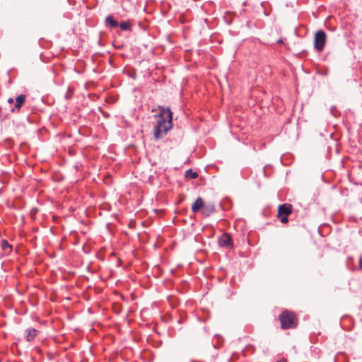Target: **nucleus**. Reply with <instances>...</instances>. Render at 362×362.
<instances>
[{
    "label": "nucleus",
    "mask_w": 362,
    "mask_h": 362,
    "mask_svg": "<svg viewBox=\"0 0 362 362\" xmlns=\"http://www.w3.org/2000/svg\"><path fill=\"white\" fill-rule=\"evenodd\" d=\"M159 113L155 115L156 124L153 127V137L156 140L163 139L173 127V112L169 107H158Z\"/></svg>",
    "instance_id": "1"
},
{
    "label": "nucleus",
    "mask_w": 362,
    "mask_h": 362,
    "mask_svg": "<svg viewBox=\"0 0 362 362\" xmlns=\"http://www.w3.org/2000/svg\"><path fill=\"white\" fill-rule=\"evenodd\" d=\"M282 329H295L298 324V316L296 313L288 310H284L279 315Z\"/></svg>",
    "instance_id": "2"
},
{
    "label": "nucleus",
    "mask_w": 362,
    "mask_h": 362,
    "mask_svg": "<svg viewBox=\"0 0 362 362\" xmlns=\"http://www.w3.org/2000/svg\"><path fill=\"white\" fill-rule=\"evenodd\" d=\"M292 211L293 206L291 204L284 203L279 206L277 217L281 223H287L288 222V216L292 214Z\"/></svg>",
    "instance_id": "3"
},
{
    "label": "nucleus",
    "mask_w": 362,
    "mask_h": 362,
    "mask_svg": "<svg viewBox=\"0 0 362 362\" xmlns=\"http://www.w3.org/2000/svg\"><path fill=\"white\" fill-rule=\"evenodd\" d=\"M327 35L323 30L316 32L314 37V47L317 52H322L325 47Z\"/></svg>",
    "instance_id": "4"
},
{
    "label": "nucleus",
    "mask_w": 362,
    "mask_h": 362,
    "mask_svg": "<svg viewBox=\"0 0 362 362\" xmlns=\"http://www.w3.org/2000/svg\"><path fill=\"white\" fill-rule=\"evenodd\" d=\"M218 244L219 247L226 249H233L234 247L232 236L228 233H223L218 237Z\"/></svg>",
    "instance_id": "5"
},
{
    "label": "nucleus",
    "mask_w": 362,
    "mask_h": 362,
    "mask_svg": "<svg viewBox=\"0 0 362 362\" xmlns=\"http://www.w3.org/2000/svg\"><path fill=\"white\" fill-rule=\"evenodd\" d=\"M26 98L25 94L18 95L15 99L13 105L10 107L11 112L13 113H19L21 107L26 101Z\"/></svg>",
    "instance_id": "6"
},
{
    "label": "nucleus",
    "mask_w": 362,
    "mask_h": 362,
    "mask_svg": "<svg viewBox=\"0 0 362 362\" xmlns=\"http://www.w3.org/2000/svg\"><path fill=\"white\" fill-rule=\"evenodd\" d=\"M40 331L33 327L27 328L25 330V337L28 342H32L35 340V337L39 334Z\"/></svg>",
    "instance_id": "7"
},
{
    "label": "nucleus",
    "mask_w": 362,
    "mask_h": 362,
    "mask_svg": "<svg viewBox=\"0 0 362 362\" xmlns=\"http://www.w3.org/2000/svg\"><path fill=\"white\" fill-rule=\"evenodd\" d=\"M205 202L202 197H198L195 202L192 205V211L194 213H197L198 211H202L204 206L205 205Z\"/></svg>",
    "instance_id": "8"
},
{
    "label": "nucleus",
    "mask_w": 362,
    "mask_h": 362,
    "mask_svg": "<svg viewBox=\"0 0 362 362\" xmlns=\"http://www.w3.org/2000/svg\"><path fill=\"white\" fill-rule=\"evenodd\" d=\"M216 212V207L214 203H207L205 204L204 209L202 211V216L205 217H209L211 214Z\"/></svg>",
    "instance_id": "9"
},
{
    "label": "nucleus",
    "mask_w": 362,
    "mask_h": 362,
    "mask_svg": "<svg viewBox=\"0 0 362 362\" xmlns=\"http://www.w3.org/2000/svg\"><path fill=\"white\" fill-rule=\"evenodd\" d=\"M105 26L110 29L116 28L119 26V23L115 20L112 15H108L104 21Z\"/></svg>",
    "instance_id": "10"
},
{
    "label": "nucleus",
    "mask_w": 362,
    "mask_h": 362,
    "mask_svg": "<svg viewBox=\"0 0 362 362\" xmlns=\"http://www.w3.org/2000/svg\"><path fill=\"white\" fill-rule=\"evenodd\" d=\"M1 247L6 255H9L13 250L12 245L5 239L1 240Z\"/></svg>",
    "instance_id": "11"
},
{
    "label": "nucleus",
    "mask_w": 362,
    "mask_h": 362,
    "mask_svg": "<svg viewBox=\"0 0 362 362\" xmlns=\"http://www.w3.org/2000/svg\"><path fill=\"white\" fill-rule=\"evenodd\" d=\"M119 27L121 28V30L124 31H132V23L129 20L122 21L120 23H119Z\"/></svg>",
    "instance_id": "12"
},
{
    "label": "nucleus",
    "mask_w": 362,
    "mask_h": 362,
    "mask_svg": "<svg viewBox=\"0 0 362 362\" xmlns=\"http://www.w3.org/2000/svg\"><path fill=\"white\" fill-rule=\"evenodd\" d=\"M198 173L192 169H188L185 171V177L190 179H196L198 177Z\"/></svg>",
    "instance_id": "13"
},
{
    "label": "nucleus",
    "mask_w": 362,
    "mask_h": 362,
    "mask_svg": "<svg viewBox=\"0 0 362 362\" xmlns=\"http://www.w3.org/2000/svg\"><path fill=\"white\" fill-rule=\"evenodd\" d=\"M74 89L73 88L71 87H69L67 88V90L64 95V98L66 100H70L72 98L73 95H74Z\"/></svg>",
    "instance_id": "14"
},
{
    "label": "nucleus",
    "mask_w": 362,
    "mask_h": 362,
    "mask_svg": "<svg viewBox=\"0 0 362 362\" xmlns=\"http://www.w3.org/2000/svg\"><path fill=\"white\" fill-rule=\"evenodd\" d=\"M7 102L11 105V106H13V103L15 102V100L13 98H9L8 99Z\"/></svg>",
    "instance_id": "15"
},
{
    "label": "nucleus",
    "mask_w": 362,
    "mask_h": 362,
    "mask_svg": "<svg viewBox=\"0 0 362 362\" xmlns=\"http://www.w3.org/2000/svg\"><path fill=\"white\" fill-rule=\"evenodd\" d=\"M358 265H359L360 269L362 271V257L359 259Z\"/></svg>",
    "instance_id": "16"
},
{
    "label": "nucleus",
    "mask_w": 362,
    "mask_h": 362,
    "mask_svg": "<svg viewBox=\"0 0 362 362\" xmlns=\"http://www.w3.org/2000/svg\"><path fill=\"white\" fill-rule=\"evenodd\" d=\"M277 43H278V44H283V43H284L283 40H282V39H279V40L277 41Z\"/></svg>",
    "instance_id": "17"
},
{
    "label": "nucleus",
    "mask_w": 362,
    "mask_h": 362,
    "mask_svg": "<svg viewBox=\"0 0 362 362\" xmlns=\"http://www.w3.org/2000/svg\"><path fill=\"white\" fill-rule=\"evenodd\" d=\"M277 362H287L286 359L281 358V360L278 361Z\"/></svg>",
    "instance_id": "18"
},
{
    "label": "nucleus",
    "mask_w": 362,
    "mask_h": 362,
    "mask_svg": "<svg viewBox=\"0 0 362 362\" xmlns=\"http://www.w3.org/2000/svg\"><path fill=\"white\" fill-rule=\"evenodd\" d=\"M191 362H194V361H191Z\"/></svg>",
    "instance_id": "19"
}]
</instances>
